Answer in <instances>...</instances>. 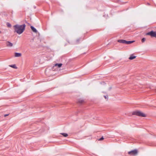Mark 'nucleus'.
<instances>
[{
  "label": "nucleus",
  "instance_id": "14",
  "mask_svg": "<svg viewBox=\"0 0 156 156\" xmlns=\"http://www.w3.org/2000/svg\"><path fill=\"white\" fill-rule=\"evenodd\" d=\"M7 26L9 27H10L11 26V25L9 23H7Z\"/></svg>",
  "mask_w": 156,
  "mask_h": 156
},
{
  "label": "nucleus",
  "instance_id": "17",
  "mask_svg": "<svg viewBox=\"0 0 156 156\" xmlns=\"http://www.w3.org/2000/svg\"><path fill=\"white\" fill-rule=\"evenodd\" d=\"M83 102V101L82 100H79V102L80 103H82Z\"/></svg>",
  "mask_w": 156,
  "mask_h": 156
},
{
  "label": "nucleus",
  "instance_id": "11",
  "mask_svg": "<svg viewBox=\"0 0 156 156\" xmlns=\"http://www.w3.org/2000/svg\"><path fill=\"white\" fill-rule=\"evenodd\" d=\"M9 66L15 69L17 68V67H16L15 65H10Z\"/></svg>",
  "mask_w": 156,
  "mask_h": 156
},
{
  "label": "nucleus",
  "instance_id": "4",
  "mask_svg": "<svg viewBox=\"0 0 156 156\" xmlns=\"http://www.w3.org/2000/svg\"><path fill=\"white\" fill-rule=\"evenodd\" d=\"M146 35H150L152 37H156V32L151 31L146 33Z\"/></svg>",
  "mask_w": 156,
  "mask_h": 156
},
{
  "label": "nucleus",
  "instance_id": "8",
  "mask_svg": "<svg viewBox=\"0 0 156 156\" xmlns=\"http://www.w3.org/2000/svg\"><path fill=\"white\" fill-rule=\"evenodd\" d=\"M30 28L35 33H37V30L33 26H31L30 27Z\"/></svg>",
  "mask_w": 156,
  "mask_h": 156
},
{
  "label": "nucleus",
  "instance_id": "18",
  "mask_svg": "<svg viewBox=\"0 0 156 156\" xmlns=\"http://www.w3.org/2000/svg\"><path fill=\"white\" fill-rule=\"evenodd\" d=\"M80 41V39H78L77 40H76V42L77 43H78L79 41Z\"/></svg>",
  "mask_w": 156,
  "mask_h": 156
},
{
  "label": "nucleus",
  "instance_id": "16",
  "mask_svg": "<svg viewBox=\"0 0 156 156\" xmlns=\"http://www.w3.org/2000/svg\"><path fill=\"white\" fill-rule=\"evenodd\" d=\"M103 139H104V138H103V137L102 136V137L101 138H100V139L99 140H103Z\"/></svg>",
  "mask_w": 156,
  "mask_h": 156
},
{
  "label": "nucleus",
  "instance_id": "2",
  "mask_svg": "<svg viewBox=\"0 0 156 156\" xmlns=\"http://www.w3.org/2000/svg\"><path fill=\"white\" fill-rule=\"evenodd\" d=\"M133 114L134 115H136L138 116L144 117L146 116V115L145 114L142 112H141L139 111H135L133 112Z\"/></svg>",
  "mask_w": 156,
  "mask_h": 156
},
{
  "label": "nucleus",
  "instance_id": "12",
  "mask_svg": "<svg viewBox=\"0 0 156 156\" xmlns=\"http://www.w3.org/2000/svg\"><path fill=\"white\" fill-rule=\"evenodd\" d=\"M61 134L63 135L64 137H67L68 136V135L67 133H61Z\"/></svg>",
  "mask_w": 156,
  "mask_h": 156
},
{
  "label": "nucleus",
  "instance_id": "3",
  "mask_svg": "<svg viewBox=\"0 0 156 156\" xmlns=\"http://www.w3.org/2000/svg\"><path fill=\"white\" fill-rule=\"evenodd\" d=\"M134 41H127L124 40H119L118 41V42L123 44H130L133 42Z\"/></svg>",
  "mask_w": 156,
  "mask_h": 156
},
{
  "label": "nucleus",
  "instance_id": "15",
  "mask_svg": "<svg viewBox=\"0 0 156 156\" xmlns=\"http://www.w3.org/2000/svg\"><path fill=\"white\" fill-rule=\"evenodd\" d=\"M104 97L106 99H108V95L107 96H104Z\"/></svg>",
  "mask_w": 156,
  "mask_h": 156
},
{
  "label": "nucleus",
  "instance_id": "9",
  "mask_svg": "<svg viewBox=\"0 0 156 156\" xmlns=\"http://www.w3.org/2000/svg\"><path fill=\"white\" fill-rule=\"evenodd\" d=\"M136 58V56H134L133 55H131L129 58V59L130 60H132L135 58Z\"/></svg>",
  "mask_w": 156,
  "mask_h": 156
},
{
  "label": "nucleus",
  "instance_id": "1",
  "mask_svg": "<svg viewBox=\"0 0 156 156\" xmlns=\"http://www.w3.org/2000/svg\"><path fill=\"white\" fill-rule=\"evenodd\" d=\"M26 25L23 24L22 25H16L14 26L15 31L18 34H21L24 30Z\"/></svg>",
  "mask_w": 156,
  "mask_h": 156
},
{
  "label": "nucleus",
  "instance_id": "7",
  "mask_svg": "<svg viewBox=\"0 0 156 156\" xmlns=\"http://www.w3.org/2000/svg\"><path fill=\"white\" fill-rule=\"evenodd\" d=\"M22 55L20 53L16 52L15 53V56L16 57H20Z\"/></svg>",
  "mask_w": 156,
  "mask_h": 156
},
{
  "label": "nucleus",
  "instance_id": "10",
  "mask_svg": "<svg viewBox=\"0 0 156 156\" xmlns=\"http://www.w3.org/2000/svg\"><path fill=\"white\" fill-rule=\"evenodd\" d=\"M62 64L61 63L58 64L56 63L55 65V66H58V68L62 66Z\"/></svg>",
  "mask_w": 156,
  "mask_h": 156
},
{
  "label": "nucleus",
  "instance_id": "6",
  "mask_svg": "<svg viewBox=\"0 0 156 156\" xmlns=\"http://www.w3.org/2000/svg\"><path fill=\"white\" fill-rule=\"evenodd\" d=\"M6 46L8 47H12L13 46L12 44L9 41H7L6 42Z\"/></svg>",
  "mask_w": 156,
  "mask_h": 156
},
{
  "label": "nucleus",
  "instance_id": "5",
  "mask_svg": "<svg viewBox=\"0 0 156 156\" xmlns=\"http://www.w3.org/2000/svg\"><path fill=\"white\" fill-rule=\"evenodd\" d=\"M128 154L131 155H134L137 154V151L136 150H133L131 151H129L128 153Z\"/></svg>",
  "mask_w": 156,
  "mask_h": 156
},
{
  "label": "nucleus",
  "instance_id": "13",
  "mask_svg": "<svg viewBox=\"0 0 156 156\" xmlns=\"http://www.w3.org/2000/svg\"><path fill=\"white\" fill-rule=\"evenodd\" d=\"M145 38H143L142 39V40H141V41L143 43L145 41Z\"/></svg>",
  "mask_w": 156,
  "mask_h": 156
},
{
  "label": "nucleus",
  "instance_id": "19",
  "mask_svg": "<svg viewBox=\"0 0 156 156\" xmlns=\"http://www.w3.org/2000/svg\"><path fill=\"white\" fill-rule=\"evenodd\" d=\"M8 115H9V114H5L4 115V116L5 117H6V116H8Z\"/></svg>",
  "mask_w": 156,
  "mask_h": 156
}]
</instances>
